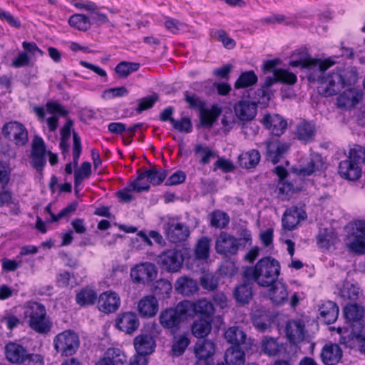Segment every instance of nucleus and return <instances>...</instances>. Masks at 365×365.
Here are the masks:
<instances>
[{
	"instance_id": "obj_1",
	"label": "nucleus",
	"mask_w": 365,
	"mask_h": 365,
	"mask_svg": "<svg viewBox=\"0 0 365 365\" xmlns=\"http://www.w3.org/2000/svg\"><path fill=\"white\" fill-rule=\"evenodd\" d=\"M334 63L330 58H312L306 49L297 50L289 61L292 67L309 69L308 80L319 83V92L326 97L338 94L344 87L354 86L358 81L357 68L354 66L336 67L326 74L325 71Z\"/></svg>"
},
{
	"instance_id": "obj_2",
	"label": "nucleus",
	"mask_w": 365,
	"mask_h": 365,
	"mask_svg": "<svg viewBox=\"0 0 365 365\" xmlns=\"http://www.w3.org/2000/svg\"><path fill=\"white\" fill-rule=\"evenodd\" d=\"M280 63L279 58L265 61L262 66V69L264 73H272V76L265 78L264 83L260 88L256 91L258 103L267 105L274 95V91L272 87L274 84L279 82L293 85L297 82V76L288 71L286 69L277 68V66Z\"/></svg>"
},
{
	"instance_id": "obj_3",
	"label": "nucleus",
	"mask_w": 365,
	"mask_h": 365,
	"mask_svg": "<svg viewBox=\"0 0 365 365\" xmlns=\"http://www.w3.org/2000/svg\"><path fill=\"white\" fill-rule=\"evenodd\" d=\"M281 267L278 260L268 256L260 259L255 266L247 267L243 276L251 279L262 287H269L278 280Z\"/></svg>"
},
{
	"instance_id": "obj_4",
	"label": "nucleus",
	"mask_w": 365,
	"mask_h": 365,
	"mask_svg": "<svg viewBox=\"0 0 365 365\" xmlns=\"http://www.w3.org/2000/svg\"><path fill=\"white\" fill-rule=\"evenodd\" d=\"M24 316L29 318V327L38 334H47L52 327V322L47 315L45 306L37 302H27Z\"/></svg>"
},
{
	"instance_id": "obj_5",
	"label": "nucleus",
	"mask_w": 365,
	"mask_h": 365,
	"mask_svg": "<svg viewBox=\"0 0 365 365\" xmlns=\"http://www.w3.org/2000/svg\"><path fill=\"white\" fill-rule=\"evenodd\" d=\"M187 317L186 309L181 301L175 307L163 309L160 313L158 319L164 329L168 330L171 334H175L179 331Z\"/></svg>"
},
{
	"instance_id": "obj_6",
	"label": "nucleus",
	"mask_w": 365,
	"mask_h": 365,
	"mask_svg": "<svg viewBox=\"0 0 365 365\" xmlns=\"http://www.w3.org/2000/svg\"><path fill=\"white\" fill-rule=\"evenodd\" d=\"M53 345L56 351L61 356H72L80 345L78 335L73 330H65L55 336Z\"/></svg>"
},
{
	"instance_id": "obj_7",
	"label": "nucleus",
	"mask_w": 365,
	"mask_h": 365,
	"mask_svg": "<svg viewBox=\"0 0 365 365\" xmlns=\"http://www.w3.org/2000/svg\"><path fill=\"white\" fill-rule=\"evenodd\" d=\"M184 255L180 250L170 249L163 252L158 256V263L169 272H176L182 267Z\"/></svg>"
},
{
	"instance_id": "obj_8",
	"label": "nucleus",
	"mask_w": 365,
	"mask_h": 365,
	"mask_svg": "<svg viewBox=\"0 0 365 365\" xmlns=\"http://www.w3.org/2000/svg\"><path fill=\"white\" fill-rule=\"evenodd\" d=\"M158 270L151 262H143L135 265L130 269V277L134 283L149 284L155 279Z\"/></svg>"
},
{
	"instance_id": "obj_9",
	"label": "nucleus",
	"mask_w": 365,
	"mask_h": 365,
	"mask_svg": "<svg viewBox=\"0 0 365 365\" xmlns=\"http://www.w3.org/2000/svg\"><path fill=\"white\" fill-rule=\"evenodd\" d=\"M265 146L267 160L275 165L283 158L290 148V144L280 141L278 138H270L263 143Z\"/></svg>"
},
{
	"instance_id": "obj_10",
	"label": "nucleus",
	"mask_w": 365,
	"mask_h": 365,
	"mask_svg": "<svg viewBox=\"0 0 365 365\" xmlns=\"http://www.w3.org/2000/svg\"><path fill=\"white\" fill-rule=\"evenodd\" d=\"M182 303L187 315L189 312L192 311L193 315L198 316V318L213 319L215 307L210 301L202 298L195 302L183 300Z\"/></svg>"
},
{
	"instance_id": "obj_11",
	"label": "nucleus",
	"mask_w": 365,
	"mask_h": 365,
	"mask_svg": "<svg viewBox=\"0 0 365 365\" xmlns=\"http://www.w3.org/2000/svg\"><path fill=\"white\" fill-rule=\"evenodd\" d=\"M241 242H237V238L227 233L221 232L215 241L216 252L226 257L235 255L240 247Z\"/></svg>"
},
{
	"instance_id": "obj_12",
	"label": "nucleus",
	"mask_w": 365,
	"mask_h": 365,
	"mask_svg": "<svg viewBox=\"0 0 365 365\" xmlns=\"http://www.w3.org/2000/svg\"><path fill=\"white\" fill-rule=\"evenodd\" d=\"M1 133L6 139L13 136L16 145H24L28 142V131L26 127L18 121L6 123L1 129Z\"/></svg>"
},
{
	"instance_id": "obj_13",
	"label": "nucleus",
	"mask_w": 365,
	"mask_h": 365,
	"mask_svg": "<svg viewBox=\"0 0 365 365\" xmlns=\"http://www.w3.org/2000/svg\"><path fill=\"white\" fill-rule=\"evenodd\" d=\"M46 148L43 140L39 136H35L31 145V164L41 175L46 164Z\"/></svg>"
},
{
	"instance_id": "obj_14",
	"label": "nucleus",
	"mask_w": 365,
	"mask_h": 365,
	"mask_svg": "<svg viewBox=\"0 0 365 365\" xmlns=\"http://www.w3.org/2000/svg\"><path fill=\"white\" fill-rule=\"evenodd\" d=\"M164 230L166 237L173 243L185 241L190 234L187 226L182 222H175L173 219L165 224Z\"/></svg>"
},
{
	"instance_id": "obj_15",
	"label": "nucleus",
	"mask_w": 365,
	"mask_h": 365,
	"mask_svg": "<svg viewBox=\"0 0 365 365\" xmlns=\"http://www.w3.org/2000/svg\"><path fill=\"white\" fill-rule=\"evenodd\" d=\"M226 341L232 344L231 346L244 347L250 350L252 346V341L247 339V334L243 329L238 326L229 327L224 334Z\"/></svg>"
},
{
	"instance_id": "obj_16",
	"label": "nucleus",
	"mask_w": 365,
	"mask_h": 365,
	"mask_svg": "<svg viewBox=\"0 0 365 365\" xmlns=\"http://www.w3.org/2000/svg\"><path fill=\"white\" fill-rule=\"evenodd\" d=\"M256 93V91L255 92ZM257 94L254 98L256 101L242 99L234 106V111L237 118L241 121H250L253 120L257 113ZM259 104H260L259 103Z\"/></svg>"
},
{
	"instance_id": "obj_17",
	"label": "nucleus",
	"mask_w": 365,
	"mask_h": 365,
	"mask_svg": "<svg viewBox=\"0 0 365 365\" xmlns=\"http://www.w3.org/2000/svg\"><path fill=\"white\" fill-rule=\"evenodd\" d=\"M253 281L251 278L245 277L242 275V281L237 284L233 291V298L240 305H246L250 303L253 297Z\"/></svg>"
},
{
	"instance_id": "obj_18",
	"label": "nucleus",
	"mask_w": 365,
	"mask_h": 365,
	"mask_svg": "<svg viewBox=\"0 0 365 365\" xmlns=\"http://www.w3.org/2000/svg\"><path fill=\"white\" fill-rule=\"evenodd\" d=\"M120 305V297L116 292L111 290L103 292L98 298V309L105 314L116 312Z\"/></svg>"
},
{
	"instance_id": "obj_19",
	"label": "nucleus",
	"mask_w": 365,
	"mask_h": 365,
	"mask_svg": "<svg viewBox=\"0 0 365 365\" xmlns=\"http://www.w3.org/2000/svg\"><path fill=\"white\" fill-rule=\"evenodd\" d=\"M140 322L137 314L132 312L120 313L115 319V327L128 334H132L139 327Z\"/></svg>"
},
{
	"instance_id": "obj_20",
	"label": "nucleus",
	"mask_w": 365,
	"mask_h": 365,
	"mask_svg": "<svg viewBox=\"0 0 365 365\" xmlns=\"http://www.w3.org/2000/svg\"><path fill=\"white\" fill-rule=\"evenodd\" d=\"M261 123L268 129L273 135H282L287 127V120L278 114L266 113L261 120Z\"/></svg>"
},
{
	"instance_id": "obj_21",
	"label": "nucleus",
	"mask_w": 365,
	"mask_h": 365,
	"mask_svg": "<svg viewBox=\"0 0 365 365\" xmlns=\"http://www.w3.org/2000/svg\"><path fill=\"white\" fill-rule=\"evenodd\" d=\"M343 312L346 320L349 322V327L356 328L357 330L364 329V324L361 322L364 313L363 307L356 303L348 304L344 307Z\"/></svg>"
},
{
	"instance_id": "obj_22",
	"label": "nucleus",
	"mask_w": 365,
	"mask_h": 365,
	"mask_svg": "<svg viewBox=\"0 0 365 365\" xmlns=\"http://www.w3.org/2000/svg\"><path fill=\"white\" fill-rule=\"evenodd\" d=\"M307 217L304 210L296 206L291 207L285 210L283 214L282 222L284 229L294 230L301 220Z\"/></svg>"
},
{
	"instance_id": "obj_23",
	"label": "nucleus",
	"mask_w": 365,
	"mask_h": 365,
	"mask_svg": "<svg viewBox=\"0 0 365 365\" xmlns=\"http://www.w3.org/2000/svg\"><path fill=\"white\" fill-rule=\"evenodd\" d=\"M286 336L291 344L302 341L305 335V325L301 320L289 321L285 327Z\"/></svg>"
},
{
	"instance_id": "obj_24",
	"label": "nucleus",
	"mask_w": 365,
	"mask_h": 365,
	"mask_svg": "<svg viewBox=\"0 0 365 365\" xmlns=\"http://www.w3.org/2000/svg\"><path fill=\"white\" fill-rule=\"evenodd\" d=\"M27 349L16 342L10 341L4 346V354L6 359L12 364H21L27 356Z\"/></svg>"
},
{
	"instance_id": "obj_25",
	"label": "nucleus",
	"mask_w": 365,
	"mask_h": 365,
	"mask_svg": "<svg viewBox=\"0 0 365 365\" xmlns=\"http://www.w3.org/2000/svg\"><path fill=\"white\" fill-rule=\"evenodd\" d=\"M175 290L178 294L186 297H191L199 290L197 282L187 276L178 277L174 284Z\"/></svg>"
},
{
	"instance_id": "obj_26",
	"label": "nucleus",
	"mask_w": 365,
	"mask_h": 365,
	"mask_svg": "<svg viewBox=\"0 0 365 365\" xmlns=\"http://www.w3.org/2000/svg\"><path fill=\"white\" fill-rule=\"evenodd\" d=\"M362 99V93L354 88L344 91L337 98V106L343 109L354 108Z\"/></svg>"
},
{
	"instance_id": "obj_27",
	"label": "nucleus",
	"mask_w": 365,
	"mask_h": 365,
	"mask_svg": "<svg viewBox=\"0 0 365 365\" xmlns=\"http://www.w3.org/2000/svg\"><path fill=\"white\" fill-rule=\"evenodd\" d=\"M268 288V297L273 304L281 305L288 299V291L287 285L279 280L271 284Z\"/></svg>"
},
{
	"instance_id": "obj_28",
	"label": "nucleus",
	"mask_w": 365,
	"mask_h": 365,
	"mask_svg": "<svg viewBox=\"0 0 365 365\" xmlns=\"http://www.w3.org/2000/svg\"><path fill=\"white\" fill-rule=\"evenodd\" d=\"M339 173L344 179L354 181L358 180L362 173L361 167L355 165L351 159L340 162L339 165Z\"/></svg>"
},
{
	"instance_id": "obj_29",
	"label": "nucleus",
	"mask_w": 365,
	"mask_h": 365,
	"mask_svg": "<svg viewBox=\"0 0 365 365\" xmlns=\"http://www.w3.org/2000/svg\"><path fill=\"white\" fill-rule=\"evenodd\" d=\"M317 133L316 125L312 121L303 120L296 127V137L304 143L313 142Z\"/></svg>"
},
{
	"instance_id": "obj_30",
	"label": "nucleus",
	"mask_w": 365,
	"mask_h": 365,
	"mask_svg": "<svg viewBox=\"0 0 365 365\" xmlns=\"http://www.w3.org/2000/svg\"><path fill=\"white\" fill-rule=\"evenodd\" d=\"M320 356L324 364L335 365L341 360L342 351L336 344H327L323 347Z\"/></svg>"
},
{
	"instance_id": "obj_31",
	"label": "nucleus",
	"mask_w": 365,
	"mask_h": 365,
	"mask_svg": "<svg viewBox=\"0 0 365 365\" xmlns=\"http://www.w3.org/2000/svg\"><path fill=\"white\" fill-rule=\"evenodd\" d=\"M134 347L138 354L141 355L151 354L155 347V341L153 337L148 334H140L134 339Z\"/></svg>"
},
{
	"instance_id": "obj_32",
	"label": "nucleus",
	"mask_w": 365,
	"mask_h": 365,
	"mask_svg": "<svg viewBox=\"0 0 365 365\" xmlns=\"http://www.w3.org/2000/svg\"><path fill=\"white\" fill-rule=\"evenodd\" d=\"M150 185L148 183H142V185L138 184L137 182H130L127 187L117 192V196L120 202L124 203H129L133 199L134 197L131 195V192L134 191L136 192H147L150 190Z\"/></svg>"
},
{
	"instance_id": "obj_33",
	"label": "nucleus",
	"mask_w": 365,
	"mask_h": 365,
	"mask_svg": "<svg viewBox=\"0 0 365 365\" xmlns=\"http://www.w3.org/2000/svg\"><path fill=\"white\" fill-rule=\"evenodd\" d=\"M139 313L143 317H152L158 310V302L154 296H146L138 304Z\"/></svg>"
},
{
	"instance_id": "obj_34",
	"label": "nucleus",
	"mask_w": 365,
	"mask_h": 365,
	"mask_svg": "<svg viewBox=\"0 0 365 365\" xmlns=\"http://www.w3.org/2000/svg\"><path fill=\"white\" fill-rule=\"evenodd\" d=\"M213 319L198 318L194 320L190 326L192 334L199 339L206 337L212 330Z\"/></svg>"
},
{
	"instance_id": "obj_35",
	"label": "nucleus",
	"mask_w": 365,
	"mask_h": 365,
	"mask_svg": "<svg viewBox=\"0 0 365 365\" xmlns=\"http://www.w3.org/2000/svg\"><path fill=\"white\" fill-rule=\"evenodd\" d=\"M172 335L173 336V338L170 354L175 357L180 356L184 354L186 349L190 344L189 334L187 332H184L178 335L176 334Z\"/></svg>"
},
{
	"instance_id": "obj_36",
	"label": "nucleus",
	"mask_w": 365,
	"mask_h": 365,
	"mask_svg": "<svg viewBox=\"0 0 365 365\" xmlns=\"http://www.w3.org/2000/svg\"><path fill=\"white\" fill-rule=\"evenodd\" d=\"M320 316L327 324H333L339 315V307L332 301L324 302L319 308Z\"/></svg>"
},
{
	"instance_id": "obj_37",
	"label": "nucleus",
	"mask_w": 365,
	"mask_h": 365,
	"mask_svg": "<svg viewBox=\"0 0 365 365\" xmlns=\"http://www.w3.org/2000/svg\"><path fill=\"white\" fill-rule=\"evenodd\" d=\"M199 113L200 120L202 125L206 128H210L220 115L222 110L215 105L212 106L210 110L207 108L206 106H204L203 108L199 110Z\"/></svg>"
},
{
	"instance_id": "obj_38",
	"label": "nucleus",
	"mask_w": 365,
	"mask_h": 365,
	"mask_svg": "<svg viewBox=\"0 0 365 365\" xmlns=\"http://www.w3.org/2000/svg\"><path fill=\"white\" fill-rule=\"evenodd\" d=\"M245 351L244 347L230 346L225 353L227 365H243L245 362Z\"/></svg>"
},
{
	"instance_id": "obj_39",
	"label": "nucleus",
	"mask_w": 365,
	"mask_h": 365,
	"mask_svg": "<svg viewBox=\"0 0 365 365\" xmlns=\"http://www.w3.org/2000/svg\"><path fill=\"white\" fill-rule=\"evenodd\" d=\"M324 165V162L321 155L318 153H312L307 164L302 167L299 170V174L304 176H309L316 172L320 171Z\"/></svg>"
},
{
	"instance_id": "obj_40",
	"label": "nucleus",
	"mask_w": 365,
	"mask_h": 365,
	"mask_svg": "<svg viewBox=\"0 0 365 365\" xmlns=\"http://www.w3.org/2000/svg\"><path fill=\"white\" fill-rule=\"evenodd\" d=\"M259 152L252 149L249 152L242 153L238 156L237 163L242 168L250 169L255 168L260 160Z\"/></svg>"
},
{
	"instance_id": "obj_41",
	"label": "nucleus",
	"mask_w": 365,
	"mask_h": 365,
	"mask_svg": "<svg viewBox=\"0 0 365 365\" xmlns=\"http://www.w3.org/2000/svg\"><path fill=\"white\" fill-rule=\"evenodd\" d=\"M359 294V287L349 281L345 280L339 289V295L344 300L356 301Z\"/></svg>"
},
{
	"instance_id": "obj_42",
	"label": "nucleus",
	"mask_w": 365,
	"mask_h": 365,
	"mask_svg": "<svg viewBox=\"0 0 365 365\" xmlns=\"http://www.w3.org/2000/svg\"><path fill=\"white\" fill-rule=\"evenodd\" d=\"M273 173L277 175L279 184L281 185L278 188L279 194L287 195L289 192L293 190V185L286 180L288 176V171L284 167L277 165L273 170Z\"/></svg>"
},
{
	"instance_id": "obj_43",
	"label": "nucleus",
	"mask_w": 365,
	"mask_h": 365,
	"mask_svg": "<svg viewBox=\"0 0 365 365\" xmlns=\"http://www.w3.org/2000/svg\"><path fill=\"white\" fill-rule=\"evenodd\" d=\"M215 353V344L213 341L207 339L198 342L195 346V354L196 357L212 358Z\"/></svg>"
},
{
	"instance_id": "obj_44",
	"label": "nucleus",
	"mask_w": 365,
	"mask_h": 365,
	"mask_svg": "<svg viewBox=\"0 0 365 365\" xmlns=\"http://www.w3.org/2000/svg\"><path fill=\"white\" fill-rule=\"evenodd\" d=\"M173 286L170 281L165 279L157 280L154 284L152 291L160 299H165L170 297Z\"/></svg>"
},
{
	"instance_id": "obj_45",
	"label": "nucleus",
	"mask_w": 365,
	"mask_h": 365,
	"mask_svg": "<svg viewBox=\"0 0 365 365\" xmlns=\"http://www.w3.org/2000/svg\"><path fill=\"white\" fill-rule=\"evenodd\" d=\"M349 252L361 255L365 254V238L351 234L346 242Z\"/></svg>"
},
{
	"instance_id": "obj_46",
	"label": "nucleus",
	"mask_w": 365,
	"mask_h": 365,
	"mask_svg": "<svg viewBox=\"0 0 365 365\" xmlns=\"http://www.w3.org/2000/svg\"><path fill=\"white\" fill-rule=\"evenodd\" d=\"M98 297L96 292L89 288L82 289L76 294V303L81 306H89L98 302Z\"/></svg>"
},
{
	"instance_id": "obj_47",
	"label": "nucleus",
	"mask_w": 365,
	"mask_h": 365,
	"mask_svg": "<svg viewBox=\"0 0 365 365\" xmlns=\"http://www.w3.org/2000/svg\"><path fill=\"white\" fill-rule=\"evenodd\" d=\"M282 344H279L276 339L265 336L262 341V351L269 356H275L280 353Z\"/></svg>"
},
{
	"instance_id": "obj_48",
	"label": "nucleus",
	"mask_w": 365,
	"mask_h": 365,
	"mask_svg": "<svg viewBox=\"0 0 365 365\" xmlns=\"http://www.w3.org/2000/svg\"><path fill=\"white\" fill-rule=\"evenodd\" d=\"M210 225L212 227L223 229L230 222L229 215L221 210H215L210 214Z\"/></svg>"
},
{
	"instance_id": "obj_49",
	"label": "nucleus",
	"mask_w": 365,
	"mask_h": 365,
	"mask_svg": "<svg viewBox=\"0 0 365 365\" xmlns=\"http://www.w3.org/2000/svg\"><path fill=\"white\" fill-rule=\"evenodd\" d=\"M257 76L253 71L242 72L235 83V88H244L252 86L257 83Z\"/></svg>"
},
{
	"instance_id": "obj_50",
	"label": "nucleus",
	"mask_w": 365,
	"mask_h": 365,
	"mask_svg": "<svg viewBox=\"0 0 365 365\" xmlns=\"http://www.w3.org/2000/svg\"><path fill=\"white\" fill-rule=\"evenodd\" d=\"M194 153L195 155L200 156L199 163L202 165H207L210 163L211 158L218 157L214 150L202 144H197L195 147Z\"/></svg>"
},
{
	"instance_id": "obj_51",
	"label": "nucleus",
	"mask_w": 365,
	"mask_h": 365,
	"mask_svg": "<svg viewBox=\"0 0 365 365\" xmlns=\"http://www.w3.org/2000/svg\"><path fill=\"white\" fill-rule=\"evenodd\" d=\"M68 24L71 26L82 31H88L91 26L90 19L87 16L80 14H75L70 16Z\"/></svg>"
},
{
	"instance_id": "obj_52",
	"label": "nucleus",
	"mask_w": 365,
	"mask_h": 365,
	"mask_svg": "<svg viewBox=\"0 0 365 365\" xmlns=\"http://www.w3.org/2000/svg\"><path fill=\"white\" fill-rule=\"evenodd\" d=\"M211 240L207 237H202L198 240L195 247V255L197 259H207L210 256Z\"/></svg>"
},
{
	"instance_id": "obj_53",
	"label": "nucleus",
	"mask_w": 365,
	"mask_h": 365,
	"mask_svg": "<svg viewBox=\"0 0 365 365\" xmlns=\"http://www.w3.org/2000/svg\"><path fill=\"white\" fill-rule=\"evenodd\" d=\"M104 355L107 357L108 361L114 365H125L128 361L125 353L118 348H108Z\"/></svg>"
},
{
	"instance_id": "obj_54",
	"label": "nucleus",
	"mask_w": 365,
	"mask_h": 365,
	"mask_svg": "<svg viewBox=\"0 0 365 365\" xmlns=\"http://www.w3.org/2000/svg\"><path fill=\"white\" fill-rule=\"evenodd\" d=\"M140 68L138 63L121 61L115 68V71L120 78H126L132 72L137 71Z\"/></svg>"
},
{
	"instance_id": "obj_55",
	"label": "nucleus",
	"mask_w": 365,
	"mask_h": 365,
	"mask_svg": "<svg viewBox=\"0 0 365 365\" xmlns=\"http://www.w3.org/2000/svg\"><path fill=\"white\" fill-rule=\"evenodd\" d=\"M91 174V164L89 162H83L81 167L74 172V187H78L82 182Z\"/></svg>"
},
{
	"instance_id": "obj_56",
	"label": "nucleus",
	"mask_w": 365,
	"mask_h": 365,
	"mask_svg": "<svg viewBox=\"0 0 365 365\" xmlns=\"http://www.w3.org/2000/svg\"><path fill=\"white\" fill-rule=\"evenodd\" d=\"M348 158L355 165L361 167L362 165L365 164V147L360 145H354L350 148Z\"/></svg>"
},
{
	"instance_id": "obj_57",
	"label": "nucleus",
	"mask_w": 365,
	"mask_h": 365,
	"mask_svg": "<svg viewBox=\"0 0 365 365\" xmlns=\"http://www.w3.org/2000/svg\"><path fill=\"white\" fill-rule=\"evenodd\" d=\"M202 287L207 291H215L219 284V279L210 272H204L200 278Z\"/></svg>"
},
{
	"instance_id": "obj_58",
	"label": "nucleus",
	"mask_w": 365,
	"mask_h": 365,
	"mask_svg": "<svg viewBox=\"0 0 365 365\" xmlns=\"http://www.w3.org/2000/svg\"><path fill=\"white\" fill-rule=\"evenodd\" d=\"M167 175L166 170H158L155 166H153L148 170V181L154 186L159 185L165 180Z\"/></svg>"
},
{
	"instance_id": "obj_59",
	"label": "nucleus",
	"mask_w": 365,
	"mask_h": 365,
	"mask_svg": "<svg viewBox=\"0 0 365 365\" xmlns=\"http://www.w3.org/2000/svg\"><path fill=\"white\" fill-rule=\"evenodd\" d=\"M184 101L188 104V108L192 110H200L203 108L204 106H206V102L204 100L187 91L184 92Z\"/></svg>"
},
{
	"instance_id": "obj_60",
	"label": "nucleus",
	"mask_w": 365,
	"mask_h": 365,
	"mask_svg": "<svg viewBox=\"0 0 365 365\" xmlns=\"http://www.w3.org/2000/svg\"><path fill=\"white\" fill-rule=\"evenodd\" d=\"M159 100L158 94L153 93V95L145 96L138 100V106L135 108L136 112L140 114L143 111L148 110L153 107L155 103Z\"/></svg>"
},
{
	"instance_id": "obj_61",
	"label": "nucleus",
	"mask_w": 365,
	"mask_h": 365,
	"mask_svg": "<svg viewBox=\"0 0 365 365\" xmlns=\"http://www.w3.org/2000/svg\"><path fill=\"white\" fill-rule=\"evenodd\" d=\"M351 331L346 336L347 333L346 328H339L338 331L341 334L339 342L340 344L344 345L345 347L353 348L354 346V341L356 340L355 336H352L354 331H357L356 328L350 327Z\"/></svg>"
},
{
	"instance_id": "obj_62",
	"label": "nucleus",
	"mask_w": 365,
	"mask_h": 365,
	"mask_svg": "<svg viewBox=\"0 0 365 365\" xmlns=\"http://www.w3.org/2000/svg\"><path fill=\"white\" fill-rule=\"evenodd\" d=\"M73 163L76 167L78 163V159L82 151L81 140L78 134L73 131Z\"/></svg>"
},
{
	"instance_id": "obj_63",
	"label": "nucleus",
	"mask_w": 365,
	"mask_h": 365,
	"mask_svg": "<svg viewBox=\"0 0 365 365\" xmlns=\"http://www.w3.org/2000/svg\"><path fill=\"white\" fill-rule=\"evenodd\" d=\"M173 128L179 131L190 133L192 130V124L188 117H183L180 120H175L172 124Z\"/></svg>"
},
{
	"instance_id": "obj_64",
	"label": "nucleus",
	"mask_w": 365,
	"mask_h": 365,
	"mask_svg": "<svg viewBox=\"0 0 365 365\" xmlns=\"http://www.w3.org/2000/svg\"><path fill=\"white\" fill-rule=\"evenodd\" d=\"M237 267L235 263L230 260L223 262L219 267L220 274L224 277H231L237 272Z\"/></svg>"
}]
</instances>
